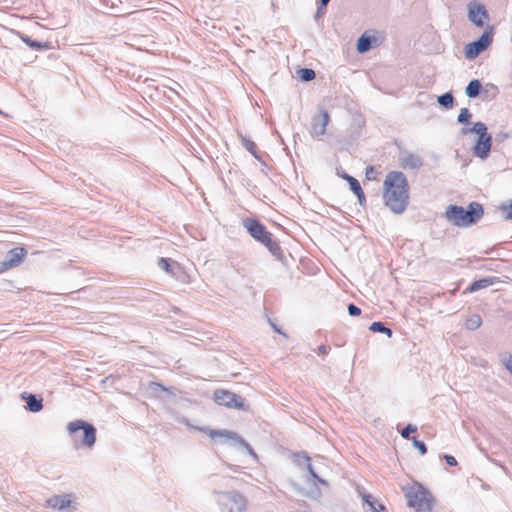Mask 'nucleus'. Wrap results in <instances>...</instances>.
Instances as JSON below:
<instances>
[{"mask_svg": "<svg viewBox=\"0 0 512 512\" xmlns=\"http://www.w3.org/2000/svg\"><path fill=\"white\" fill-rule=\"evenodd\" d=\"M21 398L26 402V409L29 412L37 413L43 409V398L41 396L23 392Z\"/></svg>", "mask_w": 512, "mask_h": 512, "instance_id": "nucleus-14", "label": "nucleus"}, {"mask_svg": "<svg viewBox=\"0 0 512 512\" xmlns=\"http://www.w3.org/2000/svg\"><path fill=\"white\" fill-rule=\"evenodd\" d=\"M262 244L273 256L277 257L278 259L282 257V249L279 243L273 239L272 235L269 236Z\"/></svg>", "mask_w": 512, "mask_h": 512, "instance_id": "nucleus-18", "label": "nucleus"}, {"mask_svg": "<svg viewBox=\"0 0 512 512\" xmlns=\"http://www.w3.org/2000/svg\"><path fill=\"white\" fill-rule=\"evenodd\" d=\"M298 76L302 81L308 82V81L313 80L316 77V73L313 69L301 68L298 71Z\"/></svg>", "mask_w": 512, "mask_h": 512, "instance_id": "nucleus-29", "label": "nucleus"}, {"mask_svg": "<svg viewBox=\"0 0 512 512\" xmlns=\"http://www.w3.org/2000/svg\"><path fill=\"white\" fill-rule=\"evenodd\" d=\"M214 400L217 404L228 408L244 409V399L228 390L218 389L214 392Z\"/></svg>", "mask_w": 512, "mask_h": 512, "instance_id": "nucleus-9", "label": "nucleus"}, {"mask_svg": "<svg viewBox=\"0 0 512 512\" xmlns=\"http://www.w3.org/2000/svg\"><path fill=\"white\" fill-rule=\"evenodd\" d=\"M375 38L372 36H367L366 34L361 35L357 40V50L359 53H365L372 48L373 40Z\"/></svg>", "mask_w": 512, "mask_h": 512, "instance_id": "nucleus-21", "label": "nucleus"}, {"mask_svg": "<svg viewBox=\"0 0 512 512\" xmlns=\"http://www.w3.org/2000/svg\"><path fill=\"white\" fill-rule=\"evenodd\" d=\"M398 160L403 169L417 170L423 166L422 158L409 151H401Z\"/></svg>", "mask_w": 512, "mask_h": 512, "instance_id": "nucleus-13", "label": "nucleus"}, {"mask_svg": "<svg viewBox=\"0 0 512 512\" xmlns=\"http://www.w3.org/2000/svg\"><path fill=\"white\" fill-rule=\"evenodd\" d=\"M8 269H11L10 266H8L7 262L5 260L0 262V274L7 271Z\"/></svg>", "mask_w": 512, "mask_h": 512, "instance_id": "nucleus-42", "label": "nucleus"}, {"mask_svg": "<svg viewBox=\"0 0 512 512\" xmlns=\"http://www.w3.org/2000/svg\"><path fill=\"white\" fill-rule=\"evenodd\" d=\"M412 441L413 445L419 450L421 455H425L427 453V446L423 441L418 440L417 438H412Z\"/></svg>", "mask_w": 512, "mask_h": 512, "instance_id": "nucleus-36", "label": "nucleus"}, {"mask_svg": "<svg viewBox=\"0 0 512 512\" xmlns=\"http://www.w3.org/2000/svg\"><path fill=\"white\" fill-rule=\"evenodd\" d=\"M483 207L478 202H471L467 209L458 205H449L446 208V219L455 226L469 227L476 224L482 217Z\"/></svg>", "mask_w": 512, "mask_h": 512, "instance_id": "nucleus-2", "label": "nucleus"}, {"mask_svg": "<svg viewBox=\"0 0 512 512\" xmlns=\"http://www.w3.org/2000/svg\"><path fill=\"white\" fill-rule=\"evenodd\" d=\"M158 267L168 274L174 275L172 264L170 263L169 259L161 257L158 259Z\"/></svg>", "mask_w": 512, "mask_h": 512, "instance_id": "nucleus-31", "label": "nucleus"}, {"mask_svg": "<svg viewBox=\"0 0 512 512\" xmlns=\"http://www.w3.org/2000/svg\"><path fill=\"white\" fill-rule=\"evenodd\" d=\"M271 326L273 327L274 331H276L277 333L283 334L281 329L277 325H275L274 323H271Z\"/></svg>", "mask_w": 512, "mask_h": 512, "instance_id": "nucleus-46", "label": "nucleus"}, {"mask_svg": "<svg viewBox=\"0 0 512 512\" xmlns=\"http://www.w3.org/2000/svg\"><path fill=\"white\" fill-rule=\"evenodd\" d=\"M243 226L248 231L250 236L261 244L271 236V233L266 227L255 218H246L243 220Z\"/></svg>", "mask_w": 512, "mask_h": 512, "instance_id": "nucleus-11", "label": "nucleus"}, {"mask_svg": "<svg viewBox=\"0 0 512 512\" xmlns=\"http://www.w3.org/2000/svg\"><path fill=\"white\" fill-rule=\"evenodd\" d=\"M293 460L294 463L301 468H305L306 465L311 462L310 457L305 452L295 453L293 455Z\"/></svg>", "mask_w": 512, "mask_h": 512, "instance_id": "nucleus-27", "label": "nucleus"}, {"mask_svg": "<svg viewBox=\"0 0 512 512\" xmlns=\"http://www.w3.org/2000/svg\"><path fill=\"white\" fill-rule=\"evenodd\" d=\"M329 350H330V348L328 346H326V345H320L318 347V353L319 354H323V355L327 354Z\"/></svg>", "mask_w": 512, "mask_h": 512, "instance_id": "nucleus-44", "label": "nucleus"}, {"mask_svg": "<svg viewBox=\"0 0 512 512\" xmlns=\"http://www.w3.org/2000/svg\"><path fill=\"white\" fill-rule=\"evenodd\" d=\"M463 135L475 133L478 135L473 147V154L480 159H487L491 150L492 137L487 132V126L483 122H475L471 128H462Z\"/></svg>", "mask_w": 512, "mask_h": 512, "instance_id": "nucleus-5", "label": "nucleus"}, {"mask_svg": "<svg viewBox=\"0 0 512 512\" xmlns=\"http://www.w3.org/2000/svg\"><path fill=\"white\" fill-rule=\"evenodd\" d=\"M472 117L471 112L468 108H462L458 115L457 121L461 124H467Z\"/></svg>", "mask_w": 512, "mask_h": 512, "instance_id": "nucleus-34", "label": "nucleus"}, {"mask_svg": "<svg viewBox=\"0 0 512 512\" xmlns=\"http://www.w3.org/2000/svg\"><path fill=\"white\" fill-rule=\"evenodd\" d=\"M369 329L372 331V332H377V333H383V334H386L388 337H391L392 336V330L390 328H388L387 326H385L384 323L380 322V321H377V322H373Z\"/></svg>", "mask_w": 512, "mask_h": 512, "instance_id": "nucleus-26", "label": "nucleus"}, {"mask_svg": "<svg viewBox=\"0 0 512 512\" xmlns=\"http://www.w3.org/2000/svg\"><path fill=\"white\" fill-rule=\"evenodd\" d=\"M437 101L442 107H444L446 109H450L453 107L454 97L451 92H446V93L440 95L438 97Z\"/></svg>", "mask_w": 512, "mask_h": 512, "instance_id": "nucleus-25", "label": "nucleus"}, {"mask_svg": "<svg viewBox=\"0 0 512 512\" xmlns=\"http://www.w3.org/2000/svg\"><path fill=\"white\" fill-rule=\"evenodd\" d=\"M330 121V116L328 111L321 110L319 114L315 115L312 118L311 122V134L312 136H322L326 132V127Z\"/></svg>", "mask_w": 512, "mask_h": 512, "instance_id": "nucleus-12", "label": "nucleus"}, {"mask_svg": "<svg viewBox=\"0 0 512 512\" xmlns=\"http://www.w3.org/2000/svg\"><path fill=\"white\" fill-rule=\"evenodd\" d=\"M2 113V111L0 110V114Z\"/></svg>", "mask_w": 512, "mask_h": 512, "instance_id": "nucleus-47", "label": "nucleus"}, {"mask_svg": "<svg viewBox=\"0 0 512 512\" xmlns=\"http://www.w3.org/2000/svg\"><path fill=\"white\" fill-rule=\"evenodd\" d=\"M482 325V318L478 314H473L467 318L465 322V327L468 330L474 331L477 330Z\"/></svg>", "mask_w": 512, "mask_h": 512, "instance_id": "nucleus-24", "label": "nucleus"}, {"mask_svg": "<svg viewBox=\"0 0 512 512\" xmlns=\"http://www.w3.org/2000/svg\"><path fill=\"white\" fill-rule=\"evenodd\" d=\"M209 436L212 439H216V438H220V437L224 438L225 442H227V443L229 442L233 446H238V447L244 448L254 459L258 458L257 454L255 453V451L253 450L251 445L248 442H246L244 438H242L240 435H238L237 433H235L233 431L213 429V430H210Z\"/></svg>", "mask_w": 512, "mask_h": 512, "instance_id": "nucleus-8", "label": "nucleus"}, {"mask_svg": "<svg viewBox=\"0 0 512 512\" xmlns=\"http://www.w3.org/2000/svg\"><path fill=\"white\" fill-rule=\"evenodd\" d=\"M409 507L416 512H430L434 506V498L421 484L409 487L405 493Z\"/></svg>", "mask_w": 512, "mask_h": 512, "instance_id": "nucleus-4", "label": "nucleus"}, {"mask_svg": "<svg viewBox=\"0 0 512 512\" xmlns=\"http://www.w3.org/2000/svg\"><path fill=\"white\" fill-rule=\"evenodd\" d=\"M262 244L273 256L277 257L278 259L282 257V249L279 243L273 239L272 235L269 236Z\"/></svg>", "mask_w": 512, "mask_h": 512, "instance_id": "nucleus-19", "label": "nucleus"}, {"mask_svg": "<svg viewBox=\"0 0 512 512\" xmlns=\"http://www.w3.org/2000/svg\"><path fill=\"white\" fill-rule=\"evenodd\" d=\"M348 313L350 316H353V317L359 316L361 314V309L354 304H349L348 305Z\"/></svg>", "mask_w": 512, "mask_h": 512, "instance_id": "nucleus-40", "label": "nucleus"}, {"mask_svg": "<svg viewBox=\"0 0 512 512\" xmlns=\"http://www.w3.org/2000/svg\"><path fill=\"white\" fill-rule=\"evenodd\" d=\"M47 506L57 509L59 511H63L66 508L70 507L71 499L70 495L64 494V495H55L47 499L46 501Z\"/></svg>", "mask_w": 512, "mask_h": 512, "instance_id": "nucleus-17", "label": "nucleus"}, {"mask_svg": "<svg viewBox=\"0 0 512 512\" xmlns=\"http://www.w3.org/2000/svg\"><path fill=\"white\" fill-rule=\"evenodd\" d=\"M365 175L368 180H375L377 177V172L373 166H368L366 168Z\"/></svg>", "mask_w": 512, "mask_h": 512, "instance_id": "nucleus-38", "label": "nucleus"}, {"mask_svg": "<svg viewBox=\"0 0 512 512\" xmlns=\"http://www.w3.org/2000/svg\"><path fill=\"white\" fill-rule=\"evenodd\" d=\"M417 431V427L412 425V424H408L406 427H404L401 431V436L405 439H410V434L411 433H414Z\"/></svg>", "mask_w": 512, "mask_h": 512, "instance_id": "nucleus-35", "label": "nucleus"}, {"mask_svg": "<svg viewBox=\"0 0 512 512\" xmlns=\"http://www.w3.org/2000/svg\"><path fill=\"white\" fill-rule=\"evenodd\" d=\"M217 503L221 512H245L247 506L245 497L236 492L217 493Z\"/></svg>", "mask_w": 512, "mask_h": 512, "instance_id": "nucleus-6", "label": "nucleus"}, {"mask_svg": "<svg viewBox=\"0 0 512 512\" xmlns=\"http://www.w3.org/2000/svg\"><path fill=\"white\" fill-rule=\"evenodd\" d=\"M305 469H307L308 473L310 474V476L318 483L322 484V485H325V486H328V482L326 480H324L323 478H321L317 473L316 471L314 470V467L313 465L311 464V462L306 465Z\"/></svg>", "mask_w": 512, "mask_h": 512, "instance_id": "nucleus-33", "label": "nucleus"}, {"mask_svg": "<svg viewBox=\"0 0 512 512\" xmlns=\"http://www.w3.org/2000/svg\"><path fill=\"white\" fill-rule=\"evenodd\" d=\"M67 430L72 437L75 448L91 449L96 442V428L83 420H75L67 425Z\"/></svg>", "mask_w": 512, "mask_h": 512, "instance_id": "nucleus-3", "label": "nucleus"}, {"mask_svg": "<svg viewBox=\"0 0 512 512\" xmlns=\"http://www.w3.org/2000/svg\"><path fill=\"white\" fill-rule=\"evenodd\" d=\"M21 40L26 43L30 48L36 49V50H44L49 48V43L47 42H39L36 40L31 39L29 36L25 34H21L20 36Z\"/></svg>", "mask_w": 512, "mask_h": 512, "instance_id": "nucleus-23", "label": "nucleus"}, {"mask_svg": "<svg viewBox=\"0 0 512 512\" xmlns=\"http://www.w3.org/2000/svg\"><path fill=\"white\" fill-rule=\"evenodd\" d=\"M481 89V82L478 79H473L466 86L465 93L469 98H476L479 96Z\"/></svg>", "mask_w": 512, "mask_h": 512, "instance_id": "nucleus-22", "label": "nucleus"}, {"mask_svg": "<svg viewBox=\"0 0 512 512\" xmlns=\"http://www.w3.org/2000/svg\"><path fill=\"white\" fill-rule=\"evenodd\" d=\"M27 255V251L23 247H16L9 250L4 258L8 266L15 268L19 266Z\"/></svg>", "mask_w": 512, "mask_h": 512, "instance_id": "nucleus-15", "label": "nucleus"}, {"mask_svg": "<svg viewBox=\"0 0 512 512\" xmlns=\"http://www.w3.org/2000/svg\"><path fill=\"white\" fill-rule=\"evenodd\" d=\"M359 493L362 496V506L365 512H382L386 510L385 506L379 503L371 494L361 491Z\"/></svg>", "mask_w": 512, "mask_h": 512, "instance_id": "nucleus-16", "label": "nucleus"}, {"mask_svg": "<svg viewBox=\"0 0 512 512\" xmlns=\"http://www.w3.org/2000/svg\"><path fill=\"white\" fill-rule=\"evenodd\" d=\"M494 26H486L482 35L475 41L465 46V57L473 60L485 51L493 42Z\"/></svg>", "mask_w": 512, "mask_h": 512, "instance_id": "nucleus-7", "label": "nucleus"}, {"mask_svg": "<svg viewBox=\"0 0 512 512\" xmlns=\"http://www.w3.org/2000/svg\"><path fill=\"white\" fill-rule=\"evenodd\" d=\"M318 1H319L320 6H323V7H326L328 5V3L330 2V0H318Z\"/></svg>", "mask_w": 512, "mask_h": 512, "instance_id": "nucleus-45", "label": "nucleus"}, {"mask_svg": "<svg viewBox=\"0 0 512 512\" xmlns=\"http://www.w3.org/2000/svg\"><path fill=\"white\" fill-rule=\"evenodd\" d=\"M501 209L504 211L507 210V214H506L505 218L507 220H512V200H510L508 204H503L501 206Z\"/></svg>", "mask_w": 512, "mask_h": 512, "instance_id": "nucleus-39", "label": "nucleus"}, {"mask_svg": "<svg viewBox=\"0 0 512 512\" xmlns=\"http://www.w3.org/2000/svg\"><path fill=\"white\" fill-rule=\"evenodd\" d=\"M468 19L475 26L482 28L485 22L489 20V13L483 4L471 1L468 4Z\"/></svg>", "mask_w": 512, "mask_h": 512, "instance_id": "nucleus-10", "label": "nucleus"}, {"mask_svg": "<svg viewBox=\"0 0 512 512\" xmlns=\"http://www.w3.org/2000/svg\"><path fill=\"white\" fill-rule=\"evenodd\" d=\"M343 178H344V179H346V180L348 181L349 186H350V189H351V191H352L354 194H359V193H361L362 187H361V185H360L359 181H358L356 178H354V177H352V176H350V175H348V174H345V175L343 176Z\"/></svg>", "mask_w": 512, "mask_h": 512, "instance_id": "nucleus-28", "label": "nucleus"}, {"mask_svg": "<svg viewBox=\"0 0 512 512\" xmlns=\"http://www.w3.org/2000/svg\"><path fill=\"white\" fill-rule=\"evenodd\" d=\"M500 362L512 376V355L509 353L500 354Z\"/></svg>", "mask_w": 512, "mask_h": 512, "instance_id": "nucleus-32", "label": "nucleus"}, {"mask_svg": "<svg viewBox=\"0 0 512 512\" xmlns=\"http://www.w3.org/2000/svg\"><path fill=\"white\" fill-rule=\"evenodd\" d=\"M241 140H242V145L245 147V149L247 151H249L253 156L258 158V156L256 154V151H257L256 144L252 140H250L249 138H246L244 136H241Z\"/></svg>", "mask_w": 512, "mask_h": 512, "instance_id": "nucleus-30", "label": "nucleus"}, {"mask_svg": "<svg viewBox=\"0 0 512 512\" xmlns=\"http://www.w3.org/2000/svg\"><path fill=\"white\" fill-rule=\"evenodd\" d=\"M384 204L395 214H402L409 204V184L400 171H390L383 183Z\"/></svg>", "mask_w": 512, "mask_h": 512, "instance_id": "nucleus-1", "label": "nucleus"}, {"mask_svg": "<svg viewBox=\"0 0 512 512\" xmlns=\"http://www.w3.org/2000/svg\"><path fill=\"white\" fill-rule=\"evenodd\" d=\"M149 389L154 392V393H157L158 391H167L168 389L166 387H164L162 384L160 383H157V382H150L149 383Z\"/></svg>", "mask_w": 512, "mask_h": 512, "instance_id": "nucleus-37", "label": "nucleus"}, {"mask_svg": "<svg viewBox=\"0 0 512 512\" xmlns=\"http://www.w3.org/2000/svg\"><path fill=\"white\" fill-rule=\"evenodd\" d=\"M355 195L357 196L360 205H363L366 202V198H365V194H364L363 190H361V193L355 194Z\"/></svg>", "mask_w": 512, "mask_h": 512, "instance_id": "nucleus-43", "label": "nucleus"}, {"mask_svg": "<svg viewBox=\"0 0 512 512\" xmlns=\"http://www.w3.org/2000/svg\"><path fill=\"white\" fill-rule=\"evenodd\" d=\"M494 284V279L493 278H490V277H487V278H482V279H479V280H476L474 281L468 288H467V291L469 293H474L476 291H479L481 289H484V288H487L491 285Z\"/></svg>", "mask_w": 512, "mask_h": 512, "instance_id": "nucleus-20", "label": "nucleus"}, {"mask_svg": "<svg viewBox=\"0 0 512 512\" xmlns=\"http://www.w3.org/2000/svg\"><path fill=\"white\" fill-rule=\"evenodd\" d=\"M444 460L446 461V463L449 465V466H456L457 465V460L454 456L452 455H448V454H445L444 455Z\"/></svg>", "mask_w": 512, "mask_h": 512, "instance_id": "nucleus-41", "label": "nucleus"}]
</instances>
